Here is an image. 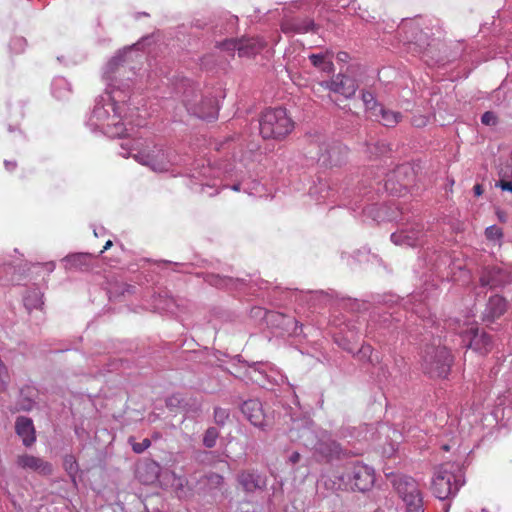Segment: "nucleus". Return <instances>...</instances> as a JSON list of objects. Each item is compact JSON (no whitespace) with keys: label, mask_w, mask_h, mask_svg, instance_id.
Here are the masks:
<instances>
[{"label":"nucleus","mask_w":512,"mask_h":512,"mask_svg":"<svg viewBox=\"0 0 512 512\" xmlns=\"http://www.w3.org/2000/svg\"><path fill=\"white\" fill-rule=\"evenodd\" d=\"M132 48H125L119 51L107 64L104 70V78L108 81V87L104 94L98 96L95 100L94 108L86 122L91 131H99L102 134L111 137H123L128 129L125 123H134L141 126L140 122H135L133 112L126 103L127 92L116 85L117 81L114 76L125 70L123 65L124 56L130 52Z\"/></svg>","instance_id":"nucleus-1"},{"label":"nucleus","mask_w":512,"mask_h":512,"mask_svg":"<svg viewBox=\"0 0 512 512\" xmlns=\"http://www.w3.org/2000/svg\"><path fill=\"white\" fill-rule=\"evenodd\" d=\"M132 150L128 143H122L120 155L125 158L132 156L138 163L156 173L173 171L174 167L181 166L183 162L182 157L174 150L157 144L146 145L136 153H132Z\"/></svg>","instance_id":"nucleus-2"},{"label":"nucleus","mask_w":512,"mask_h":512,"mask_svg":"<svg viewBox=\"0 0 512 512\" xmlns=\"http://www.w3.org/2000/svg\"><path fill=\"white\" fill-rule=\"evenodd\" d=\"M464 484V477L461 468L455 463L440 465L432 480V492L440 500L454 496Z\"/></svg>","instance_id":"nucleus-3"},{"label":"nucleus","mask_w":512,"mask_h":512,"mask_svg":"<svg viewBox=\"0 0 512 512\" xmlns=\"http://www.w3.org/2000/svg\"><path fill=\"white\" fill-rule=\"evenodd\" d=\"M293 128L294 123L284 108L266 109L259 119V130L264 139H283Z\"/></svg>","instance_id":"nucleus-4"},{"label":"nucleus","mask_w":512,"mask_h":512,"mask_svg":"<svg viewBox=\"0 0 512 512\" xmlns=\"http://www.w3.org/2000/svg\"><path fill=\"white\" fill-rule=\"evenodd\" d=\"M453 357L445 346L428 345L422 354V368L431 377L446 378L450 372Z\"/></svg>","instance_id":"nucleus-5"},{"label":"nucleus","mask_w":512,"mask_h":512,"mask_svg":"<svg viewBox=\"0 0 512 512\" xmlns=\"http://www.w3.org/2000/svg\"><path fill=\"white\" fill-rule=\"evenodd\" d=\"M289 438L308 449L320 453L331 454L332 452L338 451V445L334 441L330 443V448L326 451V443L323 440V435H320L313 425L307 424V421L295 423L289 431Z\"/></svg>","instance_id":"nucleus-6"},{"label":"nucleus","mask_w":512,"mask_h":512,"mask_svg":"<svg viewBox=\"0 0 512 512\" xmlns=\"http://www.w3.org/2000/svg\"><path fill=\"white\" fill-rule=\"evenodd\" d=\"M183 103L187 111L203 120H214L218 116V101L213 96L203 97L193 87L184 92Z\"/></svg>","instance_id":"nucleus-7"},{"label":"nucleus","mask_w":512,"mask_h":512,"mask_svg":"<svg viewBox=\"0 0 512 512\" xmlns=\"http://www.w3.org/2000/svg\"><path fill=\"white\" fill-rule=\"evenodd\" d=\"M394 487L404 504L405 512H425L423 494L418 483L412 477L396 478Z\"/></svg>","instance_id":"nucleus-8"},{"label":"nucleus","mask_w":512,"mask_h":512,"mask_svg":"<svg viewBox=\"0 0 512 512\" xmlns=\"http://www.w3.org/2000/svg\"><path fill=\"white\" fill-rule=\"evenodd\" d=\"M426 237L424 225L418 221H407L390 236L391 241L398 246L417 247L422 245Z\"/></svg>","instance_id":"nucleus-9"},{"label":"nucleus","mask_w":512,"mask_h":512,"mask_svg":"<svg viewBox=\"0 0 512 512\" xmlns=\"http://www.w3.org/2000/svg\"><path fill=\"white\" fill-rule=\"evenodd\" d=\"M347 479L352 490L366 492L372 488L375 482L374 469L363 463L357 462L341 477Z\"/></svg>","instance_id":"nucleus-10"},{"label":"nucleus","mask_w":512,"mask_h":512,"mask_svg":"<svg viewBox=\"0 0 512 512\" xmlns=\"http://www.w3.org/2000/svg\"><path fill=\"white\" fill-rule=\"evenodd\" d=\"M236 481L246 494H256L266 490L268 477L258 469L249 468L239 471Z\"/></svg>","instance_id":"nucleus-11"},{"label":"nucleus","mask_w":512,"mask_h":512,"mask_svg":"<svg viewBox=\"0 0 512 512\" xmlns=\"http://www.w3.org/2000/svg\"><path fill=\"white\" fill-rule=\"evenodd\" d=\"M410 177H413L412 168L405 164L399 165L387 175L384 188L393 196H403L407 191Z\"/></svg>","instance_id":"nucleus-12"},{"label":"nucleus","mask_w":512,"mask_h":512,"mask_svg":"<svg viewBox=\"0 0 512 512\" xmlns=\"http://www.w3.org/2000/svg\"><path fill=\"white\" fill-rule=\"evenodd\" d=\"M347 155L348 148L341 142L330 141L319 145L318 161L324 166H339L345 162Z\"/></svg>","instance_id":"nucleus-13"},{"label":"nucleus","mask_w":512,"mask_h":512,"mask_svg":"<svg viewBox=\"0 0 512 512\" xmlns=\"http://www.w3.org/2000/svg\"><path fill=\"white\" fill-rule=\"evenodd\" d=\"M319 85L334 93H339L347 99L352 98L358 89L356 79L342 73L337 74L331 80L321 81Z\"/></svg>","instance_id":"nucleus-14"},{"label":"nucleus","mask_w":512,"mask_h":512,"mask_svg":"<svg viewBox=\"0 0 512 512\" xmlns=\"http://www.w3.org/2000/svg\"><path fill=\"white\" fill-rule=\"evenodd\" d=\"M16 464L23 470L33 471L43 476H49L53 472V466L48 461L30 454L19 455Z\"/></svg>","instance_id":"nucleus-15"},{"label":"nucleus","mask_w":512,"mask_h":512,"mask_svg":"<svg viewBox=\"0 0 512 512\" xmlns=\"http://www.w3.org/2000/svg\"><path fill=\"white\" fill-rule=\"evenodd\" d=\"M241 412L253 426L262 430L265 429L267 425L266 417L262 403L258 399H249L244 401L241 406Z\"/></svg>","instance_id":"nucleus-16"},{"label":"nucleus","mask_w":512,"mask_h":512,"mask_svg":"<svg viewBox=\"0 0 512 512\" xmlns=\"http://www.w3.org/2000/svg\"><path fill=\"white\" fill-rule=\"evenodd\" d=\"M267 322H277V326L291 336H299L303 332L302 324L290 316H286L280 313H268L266 315Z\"/></svg>","instance_id":"nucleus-17"},{"label":"nucleus","mask_w":512,"mask_h":512,"mask_svg":"<svg viewBox=\"0 0 512 512\" xmlns=\"http://www.w3.org/2000/svg\"><path fill=\"white\" fill-rule=\"evenodd\" d=\"M507 310V301L500 295H493L488 299L484 311L482 312V320L492 323L500 318Z\"/></svg>","instance_id":"nucleus-18"},{"label":"nucleus","mask_w":512,"mask_h":512,"mask_svg":"<svg viewBox=\"0 0 512 512\" xmlns=\"http://www.w3.org/2000/svg\"><path fill=\"white\" fill-rule=\"evenodd\" d=\"M437 289L434 285H430L425 289V291L419 293L414 292L409 301L412 304V311L419 315L421 318H426V307L428 306V302L430 298H433L437 295Z\"/></svg>","instance_id":"nucleus-19"},{"label":"nucleus","mask_w":512,"mask_h":512,"mask_svg":"<svg viewBox=\"0 0 512 512\" xmlns=\"http://www.w3.org/2000/svg\"><path fill=\"white\" fill-rule=\"evenodd\" d=\"M470 333L471 337L467 344L468 348L481 355H485L491 351L493 342L489 334L484 331H479V329H471Z\"/></svg>","instance_id":"nucleus-20"},{"label":"nucleus","mask_w":512,"mask_h":512,"mask_svg":"<svg viewBox=\"0 0 512 512\" xmlns=\"http://www.w3.org/2000/svg\"><path fill=\"white\" fill-rule=\"evenodd\" d=\"M249 368L252 369L254 373H257L259 377L255 378L254 381L267 380L268 382L280 384L287 380L284 375H279V379L275 377L277 371L275 368L269 363L263 362H252L247 363Z\"/></svg>","instance_id":"nucleus-21"},{"label":"nucleus","mask_w":512,"mask_h":512,"mask_svg":"<svg viewBox=\"0 0 512 512\" xmlns=\"http://www.w3.org/2000/svg\"><path fill=\"white\" fill-rule=\"evenodd\" d=\"M15 430L25 446L29 447L36 441L35 429L31 418L25 416L17 417Z\"/></svg>","instance_id":"nucleus-22"},{"label":"nucleus","mask_w":512,"mask_h":512,"mask_svg":"<svg viewBox=\"0 0 512 512\" xmlns=\"http://www.w3.org/2000/svg\"><path fill=\"white\" fill-rule=\"evenodd\" d=\"M266 42L259 37H249L239 39V57H251L258 54L264 47Z\"/></svg>","instance_id":"nucleus-23"},{"label":"nucleus","mask_w":512,"mask_h":512,"mask_svg":"<svg viewBox=\"0 0 512 512\" xmlns=\"http://www.w3.org/2000/svg\"><path fill=\"white\" fill-rule=\"evenodd\" d=\"M315 23L310 18L304 19H293L289 21H285L282 24V30L285 33L294 32V33H307L310 31H314Z\"/></svg>","instance_id":"nucleus-24"},{"label":"nucleus","mask_w":512,"mask_h":512,"mask_svg":"<svg viewBox=\"0 0 512 512\" xmlns=\"http://www.w3.org/2000/svg\"><path fill=\"white\" fill-rule=\"evenodd\" d=\"M92 258L90 253H73L65 256L62 261L66 269L84 270L90 266Z\"/></svg>","instance_id":"nucleus-25"},{"label":"nucleus","mask_w":512,"mask_h":512,"mask_svg":"<svg viewBox=\"0 0 512 512\" xmlns=\"http://www.w3.org/2000/svg\"><path fill=\"white\" fill-rule=\"evenodd\" d=\"M205 281L216 288L233 289L238 288L243 284V280L239 278H232L227 276H220L218 274H209L206 276Z\"/></svg>","instance_id":"nucleus-26"},{"label":"nucleus","mask_w":512,"mask_h":512,"mask_svg":"<svg viewBox=\"0 0 512 512\" xmlns=\"http://www.w3.org/2000/svg\"><path fill=\"white\" fill-rule=\"evenodd\" d=\"M52 94L59 100L68 99L71 95V84L64 77H55L51 85Z\"/></svg>","instance_id":"nucleus-27"},{"label":"nucleus","mask_w":512,"mask_h":512,"mask_svg":"<svg viewBox=\"0 0 512 512\" xmlns=\"http://www.w3.org/2000/svg\"><path fill=\"white\" fill-rule=\"evenodd\" d=\"M332 190L326 181L319 180L317 184H314L309 189V195L318 204L323 203L331 196Z\"/></svg>","instance_id":"nucleus-28"},{"label":"nucleus","mask_w":512,"mask_h":512,"mask_svg":"<svg viewBox=\"0 0 512 512\" xmlns=\"http://www.w3.org/2000/svg\"><path fill=\"white\" fill-rule=\"evenodd\" d=\"M159 471V465L151 461L138 469L139 479L145 484L153 483L157 480Z\"/></svg>","instance_id":"nucleus-29"},{"label":"nucleus","mask_w":512,"mask_h":512,"mask_svg":"<svg viewBox=\"0 0 512 512\" xmlns=\"http://www.w3.org/2000/svg\"><path fill=\"white\" fill-rule=\"evenodd\" d=\"M328 55V53L310 54L308 58L314 67L325 73H331L334 71V64L328 59Z\"/></svg>","instance_id":"nucleus-30"},{"label":"nucleus","mask_w":512,"mask_h":512,"mask_svg":"<svg viewBox=\"0 0 512 512\" xmlns=\"http://www.w3.org/2000/svg\"><path fill=\"white\" fill-rule=\"evenodd\" d=\"M377 110H378V113L380 115V120L379 121L382 123V125H384L386 127H394L402 119V114L401 113L395 112V111H392V110H388V109L384 108L381 105L378 107Z\"/></svg>","instance_id":"nucleus-31"},{"label":"nucleus","mask_w":512,"mask_h":512,"mask_svg":"<svg viewBox=\"0 0 512 512\" xmlns=\"http://www.w3.org/2000/svg\"><path fill=\"white\" fill-rule=\"evenodd\" d=\"M200 483L204 484L209 491L221 489L224 485V477L215 472H209L201 477Z\"/></svg>","instance_id":"nucleus-32"},{"label":"nucleus","mask_w":512,"mask_h":512,"mask_svg":"<svg viewBox=\"0 0 512 512\" xmlns=\"http://www.w3.org/2000/svg\"><path fill=\"white\" fill-rule=\"evenodd\" d=\"M43 303V294L38 289H32L24 296V305L28 310L38 309Z\"/></svg>","instance_id":"nucleus-33"},{"label":"nucleus","mask_w":512,"mask_h":512,"mask_svg":"<svg viewBox=\"0 0 512 512\" xmlns=\"http://www.w3.org/2000/svg\"><path fill=\"white\" fill-rule=\"evenodd\" d=\"M499 270L496 268L488 269L483 271L480 277V284L483 287L496 288L500 285V280L498 279Z\"/></svg>","instance_id":"nucleus-34"},{"label":"nucleus","mask_w":512,"mask_h":512,"mask_svg":"<svg viewBox=\"0 0 512 512\" xmlns=\"http://www.w3.org/2000/svg\"><path fill=\"white\" fill-rule=\"evenodd\" d=\"M391 150L390 145L384 141H378L367 145V153L370 157L374 158L386 156L391 152Z\"/></svg>","instance_id":"nucleus-35"},{"label":"nucleus","mask_w":512,"mask_h":512,"mask_svg":"<svg viewBox=\"0 0 512 512\" xmlns=\"http://www.w3.org/2000/svg\"><path fill=\"white\" fill-rule=\"evenodd\" d=\"M391 315L390 314H383L379 317L378 320L371 319V321L368 324V333L371 334L376 329H386L389 328L391 325Z\"/></svg>","instance_id":"nucleus-36"},{"label":"nucleus","mask_w":512,"mask_h":512,"mask_svg":"<svg viewBox=\"0 0 512 512\" xmlns=\"http://www.w3.org/2000/svg\"><path fill=\"white\" fill-rule=\"evenodd\" d=\"M219 436L220 432L216 427L211 426L207 428L203 435V445L208 449L213 448L216 445Z\"/></svg>","instance_id":"nucleus-37"},{"label":"nucleus","mask_w":512,"mask_h":512,"mask_svg":"<svg viewBox=\"0 0 512 512\" xmlns=\"http://www.w3.org/2000/svg\"><path fill=\"white\" fill-rule=\"evenodd\" d=\"M511 168L509 166L501 168L499 175L500 180L496 183L497 187H500L503 191L512 193V180H508L509 172Z\"/></svg>","instance_id":"nucleus-38"},{"label":"nucleus","mask_w":512,"mask_h":512,"mask_svg":"<svg viewBox=\"0 0 512 512\" xmlns=\"http://www.w3.org/2000/svg\"><path fill=\"white\" fill-rule=\"evenodd\" d=\"M213 418H214L215 424H217L220 427H223V426H225V424L227 423V421L230 418V411L226 408L215 407L214 413H213Z\"/></svg>","instance_id":"nucleus-39"},{"label":"nucleus","mask_w":512,"mask_h":512,"mask_svg":"<svg viewBox=\"0 0 512 512\" xmlns=\"http://www.w3.org/2000/svg\"><path fill=\"white\" fill-rule=\"evenodd\" d=\"M354 211H356L357 209L361 208L362 209V212L368 216H371L374 220L376 221H380L382 219H384L382 217V214H381V209L382 208H379L377 209L376 213H374V211L376 210V204H372V205H365V206H357L356 207H351Z\"/></svg>","instance_id":"nucleus-40"},{"label":"nucleus","mask_w":512,"mask_h":512,"mask_svg":"<svg viewBox=\"0 0 512 512\" xmlns=\"http://www.w3.org/2000/svg\"><path fill=\"white\" fill-rule=\"evenodd\" d=\"M135 287L126 283H122L119 285H116L113 290H110V298L112 296H119V295H125L126 293L132 294L134 293Z\"/></svg>","instance_id":"nucleus-41"},{"label":"nucleus","mask_w":512,"mask_h":512,"mask_svg":"<svg viewBox=\"0 0 512 512\" xmlns=\"http://www.w3.org/2000/svg\"><path fill=\"white\" fill-rule=\"evenodd\" d=\"M361 98H362V101H363L365 107L369 110H377L378 107L380 106L377 103L373 93H371L369 91L362 92Z\"/></svg>","instance_id":"nucleus-42"},{"label":"nucleus","mask_w":512,"mask_h":512,"mask_svg":"<svg viewBox=\"0 0 512 512\" xmlns=\"http://www.w3.org/2000/svg\"><path fill=\"white\" fill-rule=\"evenodd\" d=\"M218 47L234 55V52L239 50V39H227L221 42Z\"/></svg>","instance_id":"nucleus-43"},{"label":"nucleus","mask_w":512,"mask_h":512,"mask_svg":"<svg viewBox=\"0 0 512 512\" xmlns=\"http://www.w3.org/2000/svg\"><path fill=\"white\" fill-rule=\"evenodd\" d=\"M485 236L488 240H500L503 236L501 228L497 225H491L485 229Z\"/></svg>","instance_id":"nucleus-44"},{"label":"nucleus","mask_w":512,"mask_h":512,"mask_svg":"<svg viewBox=\"0 0 512 512\" xmlns=\"http://www.w3.org/2000/svg\"><path fill=\"white\" fill-rule=\"evenodd\" d=\"M133 441V438H129V443L131 444L132 446V450L137 453V454H141L143 453L146 449H148L150 446H151V441L150 439L148 438H145L143 439L141 442L137 443V442H132Z\"/></svg>","instance_id":"nucleus-45"},{"label":"nucleus","mask_w":512,"mask_h":512,"mask_svg":"<svg viewBox=\"0 0 512 512\" xmlns=\"http://www.w3.org/2000/svg\"><path fill=\"white\" fill-rule=\"evenodd\" d=\"M9 46L12 52L21 53L26 47V40L23 37H14Z\"/></svg>","instance_id":"nucleus-46"},{"label":"nucleus","mask_w":512,"mask_h":512,"mask_svg":"<svg viewBox=\"0 0 512 512\" xmlns=\"http://www.w3.org/2000/svg\"><path fill=\"white\" fill-rule=\"evenodd\" d=\"M372 353H373V348L370 346V345H363L358 351H357V356L359 359L363 360H367L371 363H373V359H372Z\"/></svg>","instance_id":"nucleus-47"},{"label":"nucleus","mask_w":512,"mask_h":512,"mask_svg":"<svg viewBox=\"0 0 512 512\" xmlns=\"http://www.w3.org/2000/svg\"><path fill=\"white\" fill-rule=\"evenodd\" d=\"M18 410L30 411L35 406V402L32 398L21 396L17 403Z\"/></svg>","instance_id":"nucleus-48"},{"label":"nucleus","mask_w":512,"mask_h":512,"mask_svg":"<svg viewBox=\"0 0 512 512\" xmlns=\"http://www.w3.org/2000/svg\"><path fill=\"white\" fill-rule=\"evenodd\" d=\"M64 465L66 467V470L68 471V473L72 476V478L74 479V474L77 472L78 470V465L74 459L73 456H66L65 457V460H64Z\"/></svg>","instance_id":"nucleus-49"},{"label":"nucleus","mask_w":512,"mask_h":512,"mask_svg":"<svg viewBox=\"0 0 512 512\" xmlns=\"http://www.w3.org/2000/svg\"><path fill=\"white\" fill-rule=\"evenodd\" d=\"M481 122L487 126H494L497 124L498 119L494 112L487 111L481 116Z\"/></svg>","instance_id":"nucleus-50"},{"label":"nucleus","mask_w":512,"mask_h":512,"mask_svg":"<svg viewBox=\"0 0 512 512\" xmlns=\"http://www.w3.org/2000/svg\"><path fill=\"white\" fill-rule=\"evenodd\" d=\"M312 299L319 300L321 303H326L330 300L331 296L329 293L324 291H315V292H309Z\"/></svg>","instance_id":"nucleus-51"},{"label":"nucleus","mask_w":512,"mask_h":512,"mask_svg":"<svg viewBox=\"0 0 512 512\" xmlns=\"http://www.w3.org/2000/svg\"><path fill=\"white\" fill-rule=\"evenodd\" d=\"M6 373V368L0 365V391L5 390L6 388V380L3 374Z\"/></svg>","instance_id":"nucleus-52"},{"label":"nucleus","mask_w":512,"mask_h":512,"mask_svg":"<svg viewBox=\"0 0 512 512\" xmlns=\"http://www.w3.org/2000/svg\"><path fill=\"white\" fill-rule=\"evenodd\" d=\"M4 165L8 171H13L17 166L15 161H8V160L4 161Z\"/></svg>","instance_id":"nucleus-53"},{"label":"nucleus","mask_w":512,"mask_h":512,"mask_svg":"<svg viewBox=\"0 0 512 512\" xmlns=\"http://www.w3.org/2000/svg\"><path fill=\"white\" fill-rule=\"evenodd\" d=\"M300 460V454L298 452H293L290 456H289V461L292 463V464H296L298 463Z\"/></svg>","instance_id":"nucleus-54"},{"label":"nucleus","mask_w":512,"mask_h":512,"mask_svg":"<svg viewBox=\"0 0 512 512\" xmlns=\"http://www.w3.org/2000/svg\"><path fill=\"white\" fill-rule=\"evenodd\" d=\"M93 233H94L95 237H100V236H103L106 233V230H105L104 227H100V228L94 227L93 228Z\"/></svg>","instance_id":"nucleus-55"},{"label":"nucleus","mask_w":512,"mask_h":512,"mask_svg":"<svg viewBox=\"0 0 512 512\" xmlns=\"http://www.w3.org/2000/svg\"><path fill=\"white\" fill-rule=\"evenodd\" d=\"M473 192H474V195L475 196H481L483 194V188H482V185L480 184H476L474 187H473Z\"/></svg>","instance_id":"nucleus-56"},{"label":"nucleus","mask_w":512,"mask_h":512,"mask_svg":"<svg viewBox=\"0 0 512 512\" xmlns=\"http://www.w3.org/2000/svg\"><path fill=\"white\" fill-rule=\"evenodd\" d=\"M112 245H113L112 241H111V240H108V241L105 243V245H104L103 249L100 251V254H102L104 251L108 250Z\"/></svg>","instance_id":"nucleus-57"},{"label":"nucleus","mask_w":512,"mask_h":512,"mask_svg":"<svg viewBox=\"0 0 512 512\" xmlns=\"http://www.w3.org/2000/svg\"><path fill=\"white\" fill-rule=\"evenodd\" d=\"M46 268H47V270H48L49 272L54 271V269H55V263H54V262H52V261H51V262L46 263Z\"/></svg>","instance_id":"nucleus-58"},{"label":"nucleus","mask_w":512,"mask_h":512,"mask_svg":"<svg viewBox=\"0 0 512 512\" xmlns=\"http://www.w3.org/2000/svg\"><path fill=\"white\" fill-rule=\"evenodd\" d=\"M429 263L430 265L434 268H438L439 267V264H438V258L436 260H433L432 258L429 260Z\"/></svg>","instance_id":"nucleus-59"},{"label":"nucleus","mask_w":512,"mask_h":512,"mask_svg":"<svg viewBox=\"0 0 512 512\" xmlns=\"http://www.w3.org/2000/svg\"><path fill=\"white\" fill-rule=\"evenodd\" d=\"M413 124H414L415 126H422V125H425V120H424V119L414 120V121H413Z\"/></svg>","instance_id":"nucleus-60"},{"label":"nucleus","mask_w":512,"mask_h":512,"mask_svg":"<svg viewBox=\"0 0 512 512\" xmlns=\"http://www.w3.org/2000/svg\"><path fill=\"white\" fill-rule=\"evenodd\" d=\"M206 189L212 190L213 188L209 185H200V192L204 193Z\"/></svg>","instance_id":"nucleus-61"},{"label":"nucleus","mask_w":512,"mask_h":512,"mask_svg":"<svg viewBox=\"0 0 512 512\" xmlns=\"http://www.w3.org/2000/svg\"><path fill=\"white\" fill-rule=\"evenodd\" d=\"M231 189L234 190V191H239L240 190V184L237 183V184L232 185Z\"/></svg>","instance_id":"nucleus-62"},{"label":"nucleus","mask_w":512,"mask_h":512,"mask_svg":"<svg viewBox=\"0 0 512 512\" xmlns=\"http://www.w3.org/2000/svg\"><path fill=\"white\" fill-rule=\"evenodd\" d=\"M441 448L445 451H449L451 449V446L449 444H442Z\"/></svg>","instance_id":"nucleus-63"},{"label":"nucleus","mask_w":512,"mask_h":512,"mask_svg":"<svg viewBox=\"0 0 512 512\" xmlns=\"http://www.w3.org/2000/svg\"><path fill=\"white\" fill-rule=\"evenodd\" d=\"M370 191L364 192V196L367 197V202L372 199V197L369 196Z\"/></svg>","instance_id":"nucleus-64"}]
</instances>
